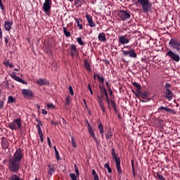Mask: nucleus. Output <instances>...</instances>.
<instances>
[{"instance_id": "nucleus-8", "label": "nucleus", "mask_w": 180, "mask_h": 180, "mask_svg": "<svg viewBox=\"0 0 180 180\" xmlns=\"http://www.w3.org/2000/svg\"><path fill=\"white\" fill-rule=\"evenodd\" d=\"M53 4V1L52 0H45L44 4H43V6H42V9L43 11L44 12V13H46V15H49L50 12H51V5Z\"/></svg>"}, {"instance_id": "nucleus-6", "label": "nucleus", "mask_w": 180, "mask_h": 180, "mask_svg": "<svg viewBox=\"0 0 180 180\" xmlns=\"http://www.w3.org/2000/svg\"><path fill=\"white\" fill-rule=\"evenodd\" d=\"M166 57H168L170 60H173V61H175L176 63H179L180 61L179 53L174 52L171 49H169L166 53Z\"/></svg>"}, {"instance_id": "nucleus-12", "label": "nucleus", "mask_w": 180, "mask_h": 180, "mask_svg": "<svg viewBox=\"0 0 180 180\" xmlns=\"http://www.w3.org/2000/svg\"><path fill=\"white\" fill-rule=\"evenodd\" d=\"M21 92L24 98H27V99H32L33 96H34V94H33V91L30 89H23L21 90Z\"/></svg>"}, {"instance_id": "nucleus-27", "label": "nucleus", "mask_w": 180, "mask_h": 180, "mask_svg": "<svg viewBox=\"0 0 180 180\" xmlns=\"http://www.w3.org/2000/svg\"><path fill=\"white\" fill-rule=\"evenodd\" d=\"M84 2H85L84 0H75V5H79V8H81Z\"/></svg>"}, {"instance_id": "nucleus-32", "label": "nucleus", "mask_w": 180, "mask_h": 180, "mask_svg": "<svg viewBox=\"0 0 180 180\" xmlns=\"http://www.w3.org/2000/svg\"><path fill=\"white\" fill-rule=\"evenodd\" d=\"M15 98H13V96H10L8 98V103H15Z\"/></svg>"}, {"instance_id": "nucleus-23", "label": "nucleus", "mask_w": 180, "mask_h": 180, "mask_svg": "<svg viewBox=\"0 0 180 180\" xmlns=\"http://www.w3.org/2000/svg\"><path fill=\"white\" fill-rule=\"evenodd\" d=\"M75 22H77V27H79V30H82V24L80 22H82V20H79L78 18H75Z\"/></svg>"}, {"instance_id": "nucleus-24", "label": "nucleus", "mask_w": 180, "mask_h": 180, "mask_svg": "<svg viewBox=\"0 0 180 180\" xmlns=\"http://www.w3.org/2000/svg\"><path fill=\"white\" fill-rule=\"evenodd\" d=\"M100 91H101V94H104V95L105 96V99H108L109 96L108 95V91H106L105 87H100Z\"/></svg>"}, {"instance_id": "nucleus-47", "label": "nucleus", "mask_w": 180, "mask_h": 180, "mask_svg": "<svg viewBox=\"0 0 180 180\" xmlns=\"http://www.w3.org/2000/svg\"><path fill=\"white\" fill-rule=\"evenodd\" d=\"M75 171L77 176H79V171L78 170V167H77V165H75Z\"/></svg>"}, {"instance_id": "nucleus-11", "label": "nucleus", "mask_w": 180, "mask_h": 180, "mask_svg": "<svg viewBox=\"0 0 180 180\" xmlns=\"http://www.w3.org/2000/svg\"><path fill=\"white\" fill-rule=\"evenodd\" d=\"M69 54H70L72 59L75 58V56L78 54V49H77V45L71 44L68 49Z\"/></svg>"}, {"instance_id": "nucleus-42", "label": "nucleus", "mask_w": 180, "mask_h": 180, "mask_svg": "<svg viewBox=\"0 0 180 180\" xmlns=\"http://www.w3.org/2000/svg\"><path fill=\"white\" fill-rule=\"evenodd\" d=\"M138 91V92H136L135 94H134V95H135V96L136 97V98H138L139 99V98H141V91Z\"/></svg>"}, {"instance_id": "nucleus-20", "label": "nucleus", "mask_w": 180, "mask_h": 180, "mask_svg": "<svg viewBox=\"0 0 180 180\" xmlns=\"http://www.w3.org/2000/svg\"><path fill=\"white\" fill-rule=\"evenodd\" d=\"M98 39L99 41H106V35L105 34L104 32H101L98 34Z\"/></svg>"}, {"instance_id": "nucleus-7", "label": "nucleus", "mask_w": 180, "mask_h": 180, "mask_svg": "<svg viewBox=\"0 0 180 180\" xmlns=\"http://www.w3.org/2000/svg\"><path fill=\"white\" fill-rule=\"evenodd\" d=\"M22 126V120L20 118L15 119L12 122L8 124V127L11 130H19Z\"/></svg>"}, {"instance_id": "nucleus-39", "label": "nucleus", "mask_w": 180, "mask_h": 180, "mask_svg": "<svg viewBox=\"0 0 180 180\" xmlns=\"http://www.w3.org/2000/svg\"><path fill=\"white\" fill-rule=\"evenodd\" d=\"M98 103L100 105V108L104 106V104H103V99L102 98H98Z\"/></svg>"}, {"instance_id": "nucleus-41", "label": "nucleus", "mask_w": 180, "mask_h": 180, "mask_svg": "<svg viewBox=\"0 0 180 180\" xmlns=\"http://www.w3.org/2000/svg\"><path fill=\"white\" fill-rule=\"evenodd\" d=\"M68 105H70V96H66L65 105L68 106Z\"/></svg>"}, {"instance_id": "nucleus-22", "label": "nucleus", "mask_w": 180, "mask_h": 180, "mask_svg": "<svg viewBox=\"0 0 180 180\" xmlns=\"http://www.w3.org/2000/svg\"><path fill=\"white\" fill-rule=\"evenodd\" d=\"M98 129L100 131V134H102V136H103V124H102V122L98 123Z\"/></svg>"}, {"instance_id": "nucleus-44", "label": "nucleus", "mask_w": 180, "mask_h": 180, "mask_svg": "<svg viewBox=\"0 0 180 180\" xmlns=\"http://www.w3.org/2000/svg\"><path fill=\"white\" fill-rule=\"evenodd\" d=\"M86 123L88 124V131H94V128L91 126V124L88 122V120H86Z\"/></svg>"}, {"instance_id": "nucleus-5", "label": "nucleus", "mask_w": 180, "mask_h": 180, "mask_svg": "<svg viewBox=\"0 0 180 180\" xmlns=\"http://www.w3.org/2000/svg\"><path fill=\"white\" fill-rule=\"evenodd\" d=\"M171 84L170 83H166L165 84V98L167 99V101H172V98H174V93L171 90Z\"/></svg>"}, {"instance_id": "nucleus-18", "label": "nucleus", "mask_w": 180, "mask_h": 180, "mask_svg": "<svg viewBox=\"0 0 180 180\" xmlns=\"http://www.w3.org/2000/svg\"><path fill=\"white\" fill-rule=\"evenodd\" d=\"M13 25V21H5L4 25L5 30H6V32H10Z\"/></svg>"}, {"instance_id": "nucleus-1", "label": "nucleus", "mask_w": 180, "mask_h": 180, "mask_svg": "<svg viewBox=\"0 0 180 180\" xmlns=\"http://www.w3.org/2000/svg\"><path fill=\"white\" fill-rule=\"evenodd\" d=\"M22 158L23 152H22V149H17L14 155L8 160V169L11 172H13V174H18L19 172V169L22 167Z\"/></svg>"}, {"instance_id": "nucleus-43", "label": "nucleus", "mask_w": 180, "mask_h": 180, "mask_svg": "<svg viewBox=\"0 0 180 180\" xmlns=\"http://www.w3.org/2000/svg\"><path fill=\"white\" fill-rule=\"evenodd\" d=\"M70 176L72 180H77V174H76L72 173L70 174Z\"/></svg>"}, {"instance_id": "nucleus-61", "label": "nucleus", "mask_w": 180, "mask_h": 180, "mask_svg": "<svg viewBox=\"0 0 180 180\" xmlns=\"http://www.w3.org/2000/svg\"><path fill=\"white\" fill-rule=\"evenodd\" d=\"M0 8L1 11H4V4H2V0H0Z\"/></svg>"}, {"instance_id": "nucleus-2", "label": "nucleus", "mask_w": 180, "mask_h": 180, "mask_svg": "<svg viewBox=\"0 0 180 180\" xmlns=\"http://www.w3.org/2000/svg\"><path fill=\"white\" fill-rule=\"evenodd\" d=\"M134 2L136 6L141 5L143 12L148 13L151 12V8L153 7V3L150 2V0H132Z\"/></svg>"}, {"instance_id": "nucleus-35", "label": "nucleus", "mask_w": 180, "mask_h": 180, "mask_svg": "<svg viewBox=\"0 0 180 180\" xmlns=\"http://www.w3.org/2000/svg\"><path fill=\"white\" fill-rule=\"evenodd\" d=\"M71 142H72V147L75 148L77 147V143L75 142V138H74V136H71Z\"/></svg>"}, {"instance_id": "nucleus-16", "label": "nucleus", "mask_w": 180, "mask_h": 180, "mask_svg": "<svg viewBox=\"0 0 180 180\" xmlns=\"http://www.w3.org/2000/svg\"><path fill=\"white\" fill-rule=\"evenodd\" d=\"M158 110H160L162 113H164V112H169V113H171L172 115H175L176 113L175 110L164 106H161L160 108H159Z\"/></svg>"}, {"instance_id": "nucleus-3", "label": "nucleus", "mask_w": 180, "mask_h": 180, "mask_svg": "<svg viewBox=\"0 0 180 180\" xmlns=\"http://www.w3.org/2000/svg\"><path fill=\"white\" fill-rule=\"evenodd\" d=\"M111 155L112 157V159L115 161V167L118 175H122V167H120V158L116 156V152H115V150L113 148H112Z\"/></svg>"}, {"instance_id": "nucleus-29", "label": "nucleus", "mask_w": 180, "mask_h": 180, "mask_svg": "<svg viewBox=\"0 0 180 180\" xmlns=\"http://www.w3.org/2000/svg\"><path fill=\"white\" fill-rule=\"evenodd\" d=\"M63 33L66 37H70L71 33L67 30V27H63Z\"/></svg>"}, {"instance_id": "nucleus-58", "label": "nucleus", "mask_w": 180, "mask_h": 180, "mask_svg": "<svg viewBox=\"0 0 180 180\" xmlns=\"http://www.w3.org/2000/svg\"><path fill=\"white\" fill-rule=\"evenodd\" d=\"M38 134L39 136H43V131L41 130V128L38 129Z\"/></svg>"}, {"instance_id": "nucleus-13", "label": "nucleus", "mask_w": 180, "mask_h": 180, "mask_svg": "<svg viewBox=\"0 0 180 180\" xmlns=\"http://www.w3.org/2000/svg\"><path fill=\"white\" fill-rule=\"evenodd\" d=\"M150 97V94L147 91H143L141 92V99H140V102L142 103H146V102H150V101H151V99L149 98Z\"/></svg>"}, {"instance_id": "nucleus-4", "label": "nucleus", "mask_w": 180, "mask_h": 180, "mask_svg": "<svg viewBox=\"0 0 180 180\" xmlns=\"http://www.w3.org/2000/svg\"><path fill=\"white\" fill-rule=\"evenodd\" d=\"M169 46L176 53L180 54V41L176 38H172L169 42Z\"/></svg>"}, {"instance_id": "nucleus-54", "label": "nucleus", "mask_w": 180, "mask_h": 180, "mask_svg": "<svg viewBox=\"0 0 180 180\" xmlns=\"http://www.w3.org/2000/svg\"><path fill=\"white\" fill-rule=\"evenodd\" d=\"M47 143H48L50 148H51L53 147V146H51V142L50 141V137H49V136L47 137Z\"/></svg>"}, {"instance_id": "nucleus-51", "label": "nucleus", "mask_w": 180, "mask_h": 180, "mask_svg": "<svg viewBox=\"0 0 180 180\" xmlns=\"http://www.w3.org/2000/svg\"><path fill=\"white\" fill-rule=\"evenodd\" d=\"M62 126H63V127H65V126H67V121H65V119L62 118Z\"/></svg>"}, {"instance_id": "nucleus-52", "label": "nucleus", "mask_w": 180, "mask_h": 180, "mask_svg": "<svg viewBox=\"0 0 180 180\" xmlns=\"http://www.w3.org/2000/svg\"><path fill=\"white\" fill-rule=\"evenodd\" d=\"M9 63H10V62H9V60H4V61L3 62L4 65H6V67H8Z\"/></svg>"}, {"instance_id": "nucleus-14", "label": "nucleus", "mask_w": 180, "mask_h": 180, "mask_svg": "<svg viewBox=\"0 0 180 180\" xmlns=\"http://www.w3.org/2000/svg\"><path fill=\"white\" fill-rule=\"evenodd\" d=\"M1 143L3 150H8L9 148V142L6 138L3 136L1 139Z\"/></svg>"}, {"instance_id": "nucleus-45", "label": "nucleus", "mask_w": 180, "mask_h": 180, "mask_svg": "<svg viewBox=\"0 0 180 180\" xmlns=\"http://www.w3.org/2000/svg\"><path fill=\"white\" fill-rule=\"evenodd\" d=\"M68 91H69L70 95H72V96L74 95V90L72 89V86H70L68 87Z\"/></svg>"}, {"instance_id": "nucleus-59", "label": "nucleus", "mask_w": 180, "mask_h": 180, "mask_svg": "<svg viewBox=\"0 0 180 180\" xmlns=\"http://www.w3.org/2000/svg\"><path fill=\"white\" fill-rule=\"evenodd\" d=\"M89 134L91 135V137H94V136H95V131H89Z\"/></svg>"}, {"instance_id": "nucleus-38", "label": "nucleus", "mask_w": 180, "mask_h": 180, "mask_svg": "<svg viewBox=\"0 0 180 180\" xmlns=\"http://www.w3.org/2000/svg\"><path fill=\"white\" fill-rule=\"evenodd\" d=\"M77 41L80 46H84V41H82V39L81 37L77 38Z\"/></svg>"}, {"instance_id": "nucleus-55", "label": "nucleus", "mask_w": 180, "mask_h": 180, "mask_svg": "<svg viewBox=\"0 0 180 180\" xmlns=\"http://www.w3.org/2000/svg\"><path fill=\"white\" fill-rule=\"evenodd\" d=\"M18 82H20L21 84H23V85H27V84L26 81L22 79L21 78H20V80H18Z\"/></svg>"}, {"instance_id": "nucleus-33", "label": "nucleus", "mask_w": 180, "mask_h": 180, "mask_svg": "<svg viewBox=\"0 0 180 180\" xmlns=\"http://www.w3.org/2000/svg\"><path fill=\"white\" fill-rule=\"evenodd\" d=\"M11 78H13V79H15V81H17L18 82H19V80L20 79V77H18L15 74L11 75Z\"/></svg>"}, {"instance_id": "nucleus-25", "label": "nucleus", "mask_w": 180, "mask_h": 180, "mask_svg": "<svg viewBox=\"0 0 180 180\" xmlns=\"http://www.w3.org/2000/svg\"><path fill=\"white\" fill-rule=\"evenodd\" d=\"M8 180H22L19 176L16 175V174H11Z\"/></svg>"}, {"instance_id": "nucleus-36", "label": "nucleus", "mask_w": 180, "mask_h": 180, "mask_svg": "<svg viewBox=\"0 0 180 180\" xmlns=\"http://www.w3.org/2000/svg\"><path fill=\"white\" fill-rule=\"evenodd\" d=\"M96 77H97L98 81H100V82H101V84H103V82H105V79L103 78V77H101V75L99 74L96 75Z\"/></svg>"}, {"instance_id": "nucleus-48", "label": "nucleus", "mask_w": 180, "mask_h": 180, "mask_svg": "<svg viewBox=\"0 0 180 180\" xmlns=\"http://www.w3.org/2000/svg\"><path fill=\"white\" fill-rule=\"evenodd\" d=\"M87 88H88L89 91H90L91 95H94V91H92V89L91 88L90 84H87Z\"/></svg>"}, {"instance_id": "nucleus-46", "label": "nucleus", "mask_w": 180, "mask_h": 180, "mask_svg": "<svg viewBox=\"0 0 180 180\" xmlns=\"http://www.w3.org/2000/svg\"><path fill=\"white\" fill-rule=\"evenodd\" d=\"M47 108L49 109H54L56 108V106H54V104H53V103H48Z\"/></svg>"}, {"instance_id": "nucleus-34", "label": "nucleus", "mask_w": 180, "mask_h": 180, "mask_svg": "<svg viewBox=\"0 0 180 180\" xmlns=\"http://www.w3.org/2000/svg\"><path fill=\"white\" fill-rule=\"evenodd\" d=\"M105 168H106L108 169V172L109 174H111L112 172V169L110 168V166H109V163H106L105 165H104Z\"/></svg>"}, {"instance_id": "nucleus-9", "label": "nucleus", "mask_w": 180, "mask_h": 180, "mask_svg": "<svg viewBox=\"0 0 180 180\" xmlns=\"http://www.w3.org/2000/svg\"><path fill=\"white\" fill-rule=\"evenodd\" d=\"M118 17L121 20H127V19H130L131 15L130 13L127 12L124 10H120L118 12Z\"/></svg>"}, {"instance_id": "nucleus-56", "label": "nucleus", "mask_w": 180, "mask_h": 180, "mask_svg": "<svg viewBox=\"0 0 180 180\" xmlns=\"http://www.w3.org/2000/svg\"><path fill=\"white\" fill-rule=\"evenodd\" d=\"M55 155L57 160H60V155L58 154V150H56Z\"/></svg>"}, {"instance_id": "nucleus-30", "label": "nucleus", "mask_w": 180, "mask_h": 180, "mask_svg": "<svg viewBox=\"0 0 180 180\" xmlns=\"http://www.w3.org/2000/svg\"><path fill=\"white\" fill-rule=\"evenodd\" d=\"M110 105H111L112 108H113L115 112H117V107L116 106V103H115V101H113V100L110 101Z\"/></svg>"}, {"instance_id": "nucleus-10", "label": "nucleus", "mask_w": 180, "mask_h": 180, "mask_svg": "<svg viewBox=\"0 0 180 180\" xmlns=\"http://www.w3.org/2000/svg\"><path fill=\"white\" fill-rule=\"evenodd\" d=\"M122 53L124 57H130L131 58H137V54L136 53V51H134V49H130L129 51L122 49Z\"/></svg>"}, {"instance_id": "nucleus-21", "label": "nucleus", "mask_w": 180, "mask_h": 180, "mask_svg": "<svg viewBox=\"0 0 180 180\" xmlns=\"http://www.w3.org/2000/svg\"><path fill=\"white\" fill-rule=\"evenodd\" d=\"M112 137H113V133H112L111 130H109L108 133L105 134L106 140H111Z\"/></svg>"}, {"instance_id": "nucleus-37", "label": "nucleus", "mask_w": 180, "mask_h": 180, "mask_svg": "<svg viewBox=\"0 0 180 180\" xmlns=\"http://www.w3.org/2000/svg\"><path fill=\"white\" fill-rule=\"evenodd\" d=\"M156 176L159 180H165V178H164V176H162V174H161L158 172L156 173Z\"/></svg>"}, {"instance_id": "nucleus-28", "label": "nucleus", "mask_w": 180, "mask_h": 180, "mask_svg": "<svg viewBox=\"0 0 180 180\" xmlns=\"http://www.w3.org/2000/svg\"><path fill=\"white\" fill-rule=\"evenodd\" d=\"M132 85H134V86L136 87V91H141V88L140 87V84H139L137 82H131Z\"/></svg>"}, {"instance_id": "nucleus-50", "label": "nucleus", "mask_w": 180, "mask_h": 180, "mask_svg": "<svg viewBox=\"0 0 180 180\" xmlns=\"http://www.w3.org/2000/svg\"><path fill=\"white\" fill-rule=\"evenodd\" d=\"M37 122H38V124H37V128L38 129H41V127H40V126H42L41 122L39 121V120H37Z\"/></svg>"}, {"instance_id": "nucleus-62", "label": "nucleus", "mask_w": 180, "mask_h": 180, "mask_svg": "<svg viewBox=\"0 0 180 180\" xmlns=\"http://www.w3.org/2000/svg\"><path fill=\"white\" fill-rule=\"evenodd\" d=\"M101 109L103 113H105V112H106V110L105 109L104 105L103 107H101Z\"/></svg>"}, {"instance_id": "nucleus-49", "label": "nucleus", "mask_w": 180, "mask_h": 180, "mask_svg": "<svg viewBox=\"0 0 180 180\" xmlns=\"http://www.w3.org/2000/svg\"><path fill=\"white\" fill-rule=\"evenodd\" d=\"M54 172V168H50L49 170H48V174L49 175H53V173Z\"/></svg>"}, {"instance_id": "nucleus-19", "label": "nucleus", "mask_w": 180, "mask_h": 180, "mask_svg": "<svg viewBox=\"0 0 180 180\" xmlns=\"http://www.w3.org/2000/svg\"><path fill=\"white\" fill-rule=\"evenodd\" d=\"M130 40L129 39L126 38V35L121 36L119 38V43L120 44H129Z\"/></svg>"}, {"instance_id": "nucleus-63", "label": "nucleus", "mask_w": 180, "mask_h": 180, "mask_svg": "<svg viewBox=\"0 0 180 180\" xmlns=\"http://www.w3.org/2000/svg\"><path fill=\"white\" fill-rule=\"evenodd\" d=\"M42 115H47V110L42 109Z\"/></svg>"}, {"instance_id": "nucleus-40", "label": "nucleus", "mask_w": 180, "mask_h": 180, "mask_svg": "<svg viewBox=\"0 0 180 180\" xmlns=\"http://www.w3.org/2000/svg\"><path fill=\"white\" fill-rule=\"evenodd\" d=\"M164 126H165V124H164V120H159V127L160 129H162V127H164Z\"/></svg>"}, {"instance_id": "nucleus-64", "label": "nucleus", "mask_w": 180, "mask_h": 180, "mask_svg": "<svg viewBox=\"0 0 180 180\" xmlns=\"http://www.w3.org/2000/svg\"><path fill=\"white\" fill-rule=\"evenodd\" d=\"M39 137H40V141H41V143H43V141H44L43 135H39Z\"/></svg>"}, {"instance_id": "nucleus-57", "label": "nucleus", "mask_w": 180, "mask_h": 180, "mask_svg": "<svg viewBox=\"0 0 180 180\" xmlns=\"http://www.w3.org/2000/svg\"><path fill=\"white\" fill-rule=\"evenodd\" d=\"M108 93L110 96H112V95H113V91H112V89H110V87H108Z\"/></svg>"}, {"instance_id": "nucleus-53", "label": "nucleus", "mask_w": 180, "mask_h": 180, "mask_svg": "<svg viewBox=\"0 0 180 180\" xmlns=\"http://www.w3.org/2000/svg\"><path fill=\"white\" fill-rule=\"evenodd\" d=\"M11 39V38L9 37V36H6L5 37V43L6 44H8V43H9V40Z\"/></svg>"}, {"instance_id": "nucleus-26", "label": "nucleus", "mask_w": 180, "mask_h": 180, "mask_svg": "<svg viewBox=\"0 0 180 180\" xmlns=\"http://www.w3.org/2000/svg\"><path fill=\"white\" fill-rule=\"evenodd\" d=\"M84 68H86L87 71H91V65L86 60H84Z\"/></svg>"}, {"instance_id": "nucleus-15", "label": "nucleus", "mask_w": 180, "mask_h": 180, "mask_svg": "<svg viewBox=\"0 0 180 180\" xmlns=\"http://www.w3.org/2000/svg\"><path fill=\"white\" fill-rule=\"evenodd\" d=\"M86 19L90 27H95L96 26V24H95V22H94V20H92V16H91V15H89V13L86 14Z\"/></svg>"}, {"instance_id": "nucleus-60", "label": "nucleus", "mask_w": 180, "mask_h": 180, "mask_svg": "<svg viewBox=\"0 0 180 180\" xmlns=\"http://www.w3.org/2000/svg\"><path fill=\"white\" fill-rule=\"evenodd\" d=\"M95 141V143H96V144H99V141H98V139H96V136H93L92 137Z\"/></svg>"}, {"instance_id": "nucleus-31", "label": "nucleus", "mask_w": 180, "mask_h": 180, "mask_svg": "<svg viewBox=\"0 0 180 180\" xmlns=\"http://www.w3.org/2000/svg\"><path fill=\"white\" fill-rule=\"evenodd\" d=\"M92 174L94 176V180H99V176H98V174H96V171H95V169L92 170Z\"/></svg>"}, {"instance_id": "nucleus-17", "label": "nucleus", "mask_w": 180, "mask_h": 180, "mask_svg": "<svg viewBox=\"0 0 180 180\" xmlns=\"http://www.w3.org/2000/svg\"><path fill=\"white\" fill-rule=\"evenodd\" d=\"M37 84L40 86H43L44 85H50V82L47 79H39L37 80Z\"/></svg>"}]
</instances>
